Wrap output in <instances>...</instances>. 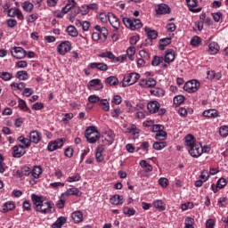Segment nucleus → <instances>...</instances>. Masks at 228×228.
Instances as JSON below:
<instances>
[{"mask_svg":"<svg viewBox=\"0 0 228 228\" xmlns=\"http://www.w3.org/2000/svg\"><path fill=\"white\" fill-rule=\"evenodd\" d=\"M38 19V13H32L30 15H28V22H35V20H37Z\"/></svg>","mask_w":228,"mask_h":228,"instance_id":"59","label":"nucleus"},{"mask_svg":"<svg viewBox=\"0 0 228 228\" xmlns=\"http://www.w3.org/2000/svg\"><path fill=\"white\" fill-rule=\"evenodd\" d=\"M12 56L16 58L17 60H22V58H26L27 52L22 47H13L11 50Z\"/></svg>","mask_w":228,"mask_h":228,"instance_id":"6","label":"nucleus"},{"mask_svg":"<svg viewBox=\"0 0 228 228\" xmlns=\"http://www.w3.org/2000/svg\"><path fill=\"white\" fill-rule=\"evenodd\" d=\"M95 133H99L98 131H96L95 126H89L85 133V136L86 138L92 135V134H95Z\"/></svg>","mask_w":228,"mask_h":228,"instance_id":"45","label":"nucleus"},{"mask_svg":"<svg viewBox=\"0 0 228 228\" xmlns=\"http://www.w3.org/2000/svg\"><path fill=\"white\" fill-rule=\"evenodd\" d=\"M30 142L33 143H40V141L42 140V135L38 131H32L29 134Z\"/></svg>","mask_w":228,"mask_h":228,"instance_id":"19","label":"nucleus"},{"mask_svg":"<svg viewBox=\"0 0 228 228\" xmlns=\"http://www.w3.org/2000/svg\"><path fill=\"white\" fill-rule=\"evenodd\" d=\"M67 33L68 35H69V37H77L78 33H77V28H76V27L70 25L67 28Z\"/></svg>","mask_w":228,"mask_h":228,"instance_id":"35","label":"nucleus"},{"mask_svg":"<svg viewBox=\"0 0 228 228\" xmlns=\"http://www.w3.org/2000/svg\"><path fill=\"white\" fill-rule=\"evenodd\" d=\"M13 77V75L10 72H0V79H3V81H10Z\"/></svg>","mask_w":228,"mask_h":228,"instance_id":"39","label":"nucleus"},{"mask_svg":"<svg viewBox=\"0 0 228 228\" xmlns=\"http://www.w3.org/2000/svg\"><path fill=\"white\" fill-rule=\"evenodd\" d=\"M161 129H165V126H163V125H153L151 131L152 133H159Z\"/></svg>","mask_w":228,"mask_h":228,"instance_id":"57","label":"nucleus"},{"mask_svg":"<svg viewBox=\"0 0 228 228\" xmlns=\"http://www.w3.org/2000/svg\"><path fill=\"white\" fill-rule=\"evenodd\" d=\"M98 58H108L109 60H110L111 58H113V53L104 52V53H99Z\"/></svg>","mask_w":228,"mask_h":228,"instance_id":"53","label":"nucleus"},{"mask_svg":"<svg viewBox=\"0 0 228 228\" xmlns=\"http://www.w3.org/2000/svg\"><path fill=\"white\" fill-rule=\"evenodd\" d=\"M42 174V167L40 166L34 167L33 170H31L30 175L34 179H38L40 177V175Z\"/></svg>","mask_w":228,"mask_h":228,"instance_id":"29","label":"nucleus"},{"mask_svg":"<svg viewBox=\"0 0 228 228\" xmlns=\"http://www.w3.org/2000/svg\"><path fill=\"white\" fill-rule=\"evenodd\" d=\"M156 79L154 78H148L146 80H142L140 82V86H143L144 88H152L156 85Z\"/></svg>","mask_w":228,"mask_h":228,"instance_id":"18","label":"nucleus"},{"mask_svg":"<svg viewBox=\"0 0 228 228\" xmlns=\"http://www.w3.org/2000/svg\"><path fill=\"white\" fill-rule=\"evenodd\" d=\"M101 98L95 94L90 95L88 97V102L91 104H97V102H100Z\"/></svg>","mask_w":228,"mask_h":228,"instance_id":"46","label":"nucleus"},{"mask_svg":"<svg viewBox=\"0 0 228 228\" xmlns=\"http://www.w3.org/2000/svg\"><path fill=\"white\" fill-rule=\"evenodd\" d=\"M163 61H165L163 57L155 56L151 61V65H153V67H158V65H161Z\"/></svg>","mask_w":228,"mask_h":228,"instance_id":"38","label":"nucleus"},{"mask_svg":"<svg viewBox=\"0 0 228 228\" xmlns=\"http://www.w3.org/2000/svg\"><path fill=\"white\" fill-rule=\"evenodd\" d=\"M17 175H19V177L20 178L24 176L31 175V168H29V167L25 166L21 167V170L17 171Z\"/></svg>","mask_w":228,"mask_h":228,"instance_id":"23","label":"nucleus"},{"mask_svg":"<svg viewBox=\"0 0 228 228\" xmlns=\"http://www.w3.org/2000/svg\"><path fill=\"white\" fill-rule=\"evenodd\" d=\"M67 224V218L65 216H60L56 222L52 225L53 228H61Z\"/></svg>","mask_w":228,"mask_h":228,"instance_id":"27","label":"nucleus"},{"mask_svg":"<svg viewBox=\"0 0 228 228\" xmlns=\"http://www.w3.org/2000/svg\"><path fill=\"white\" fill-rule=\"evenodd\" d=\"M89 86L94 88V90H102V88H104V85H102L99 78L92 79L89 82Z\"/></svg>","mask_w":228,"mask_h":228,"instance_id":"15","label":"nucleus"},{"mask_svg":"<svg viewBox=\"0 0 228 228\" xmlns=\"http://www.w3.org/2000/svg\"><path fill=\"white\" fill-rule=\"evenodd\" d=\"M212 17L215 22H220V19H222V12H213Z\"/></svg>","mask_w":228,"mask_h":228,"instance_id":"61","label":"nucleus"},{"mask_svg":"<svg viewBox=\"0 0 228 228\" xmlns=\"http://www.w3.org/2000/svg\"><path fill=\"white\" fill-rule=\"evenodd\" d=\"M151 94L152 95H155L156 97H163V95H165V91L161 88H156L154 90H151Z\"/></svg>","mask_w":228,"mask_h":228,"instance_id":"40","label":"nucleus"},{"mask_svg":"<svg viewBox=\"0 0 228 228\" xmlns=\"http://www.w3.org/2000/svg\"><path fill=\"white\" fill-rule=\"evenodd\" d=\"M15 209V203L13 201H7L4 204L2 213H8V211H13Z\"/></svg>","mask_w":228,"mask_h":228,"instance_id":"25","label":"nucleus"},{"mask_svg":"<svg viewBox=\"0 0 228 228\" xmlns=\"http://www.w3.org/2000/svg\"><path fill=\"white\" fill-rule=\"evenodd\" d=\"M12 151V158H22L26 154V148L22 144L13 146Z\"/></svg>","mask_w":228,"mask_h":228,"instance_id":"8","label":"nucleus"},{"mask_svg":"<svg viewBox=\"0 0 228 228\" xmlns=\"http://www.w3.org/2000/svg\"><path fill=\"white\" fill-rule=\"evenodd\" d=\"M217 187L222 190L224 188H225V186H227V181L225 180V178H220L218 181H217Z\"/></svg>","mask_w":228,"mask_h":228,"instance_id":"52","label":"nucleus"},{"mask_svg":"<svg viewBox=\"0 0 228 228\" xmlns=\"http://www.w3.org/2000/svg\"><path fill=\"white\" fill-rule=\"evenodd\" d=\"M201 42H202V39H200V37L195 36L191 40V45H192L193 47H197V45H199Z\"/></svg>","mask_w":228,"mask_h":228,"instance_id":"48","label":"nucleus"},{"mask_svg":"<svg viewBox=\"0 0 228 228\" xmlns=\"http://www.w3.org/2000/svg\"><path fill=\"white\" fill-rule=\"evenodd\" d=\"M72 118H74V114L66 113L64 115V118H62V122H64V124H67V122H69V120H72Z\"/></svg>","mask_w":228,"mask_h":228,"instance_id":"56","label":"nucleus"},{"mask_svg":"<svg viewBox=\"0 0 228 228\" xmlns=\"http://www.w3.org/2000/svg\"><path fill=\"white\" fill-rule=\"evenodd\" d=\"M19 9H13V8H11V9H8L7 11V15L8 17H15L17 15V11Z\"/></svg>","mask_w":228,"mask_h":228,"instance_id":"62","label":"nucleus"},{"mask_svg":"<svg viewBox=\"0 0 228 228\" xmlns=\"http://www.w3.org/2000/svg\"><path fill=\"white\" fill-rule=\"evenodd\" d=\"M202 115L207 118H216V117H218V110L215 109L206 110L203 111Z\"/></svg>","mask_w":228,"mask_h":228,"instance_id":"17","label":"nucleus"},{"mask_svg":"<svg viewBox=\"0 0 228 228\" xmlns=\"http://www.w3.org/2000/svg\"><path fill=\"white\" fill-rule=\"evenodd\" d=\"M206 228H215V220L209 219L206 223Z\"/></svg>","mask_w":228,"mask_h":228,"instance_id":"64","label":"nucleus"},{"mask_svg":"<svg viewBox=\"0 0 228 228\" xmlns=\"http://www.w3.org/2000/svg\"><path fill=\"white\" fill-rule=\"evenodd\" d=\"M110 202L114 206H118L120 204H124V198L120 195L116 194L110 198Z\"/></svg>","mask_w":228,"mask_h":228,"instance_id":"22","label":"nucleus"},{"mask_svg":"<svg viewBox=\"0 0 228 228\" xmlns=\"http://www.w3.org/2000/svg\"><path fill=\"white\" fill-rule=\"evenodd\" d=\"M67 181L68 183H77V181H81V175L77 173L73 176H69Z\"/></svg>","mask_w":228,"mask_h":228,"instance_id":"42","label":"nucleus"},{"mask_svg":"<svg viewBox=\"0 0 228 228\" xmlns=\"http://www.w3.org/2000/svg\"><path fill=\"white\" fill-rule=\"evenodd\" d=\"M19 108H20V110H22L23 111H29V113H31V110H29V108H28L26 101L24 100L19 101Z\"/></svg>","mask_w":228,"mask_h":228,"instance_id":"47","label":"nucleus"},{"mask_svg":"<svg viewBox=\"0 0 228 228\" xmlns=\"http://www.w3.org/2000/svg\"><path fill=\"white\" fill-rule=\"evenodd\" d=\"M174 104L175 106H180V104H183L184 102V96L183 95H177L173 100Z\"/></svg>","mask_w":228,"mask_h":228,"instance_id":"43","label":"nucleus"},{"mask_svg":"<svg viewBox=\"0 0 228 228\" xmlns=\"http://www.w3.org/2000/svg\"><path fill=\"white\" fill-rule=\"evenodd\" d=\"M138 79H140V74L138 73L128 74L123 79V82H122L123 87L131 86V85H134V83H136Z\"/></svg>","mask_w":228,"mask_h":228,"instance_id":"4","label":"nucleus"},{"mask_svg":"<svg viewBox=\"0 0 228 228\" xmlns=\"http://www.w3.org/2000/svg\"><path fill=\"white\" fill-rule=\"evenodd\" d=\"M88 69H97L98 70L106 72L108 70V64L104 62H91L88 64Z\"/></svg>","mask_w":228,"mask_h":228,"instance_id":"11","label":"nucleus"},{"mask_svg":"<svg viewBox=\"0 0 228 228\" xmlns=\"http://www.w3.org/2000/svg\"><path fill=\"white\" fill-rule=\"evenodd\" d=\"M103 152H104V146L99 145L95 151V159L97 163H102V161H104V156H102Z\"/></svg>","mask_w":228,"mask_h":228,"instance_id":"14","label":"nucleus"},{"mask_svg":"<svg viewBox=\"0 0 228 228\" xmlns=\"http://www.w3.org/2000/svg\"><path fill=\"white\" fill-rule=\"evenodd\" d=\"M111 102L113 104H116L117 106H118V104H120L122 102V97H120V95H115L113 97Z\"/></svg>","mask_w":228,"mask_h":228,"instance_id":"60","label":"nucleus"},{"mask_svg":"<svg viewBox=\"0 0 228 228\" xmlns=\"http://www.w3.org/2000/svg\"><path fill=\"white\" fill-rule=\"evenodd\" d=\"M16 77L17 79H20L21 81H26V79H28V71H24V70H21V71H18L16 73Z\"/></svg>","mask_w":228,"mask_h":228,"instance_id":"36","label":"nucleus"},{"mask_svg":"<svg viewBox=\"0 0 228 228\" xmlns=\"http://www.w3.org/2000/svg\"><path fill=\"white\" fill-rule=\"evenodd\" d=\"M159 184L162 186V188H167L168 186V179L162 177L159 180Z\"/></svg>","mask_w":228,"mask_h":228,"instance_id":"58","label":"nucleus"},{"mask_svg":"<svg viewBox=\"0 0 228 228\" xmlns=\"http://www.w3.org/2000/svg\"><path fill=\"white\" fill-rule=\"evenodd\" d=\"M123 23L126 28H129L132 31H134V29H140V28L143 27L142 20L138 19L123 18Z\"/></svg>","mask_w":228,"mask_h":228,"instance_id":"3","label":"nucleus"},{"mask_svg":"<svg viewBox=\"0 0 228 228\" xmlns=\"http://www.w3.org/2000/svg\"><path fill=\"white\" fill-rule=\"evenodd\" d=\"M99 19H100L101 22L106 23V22H108V20H110V13L106 14L104 12H101L99 14Z\"/></svg>","mask_w":228,"mask_h":228,"instance_id":"51","label":"nucleus"},{"mask_svg":"<svg viewBox=\"0 0 228 228\" xmlns=\"http://www.w3.org/2000/svg\"><path fill=\"white\" fill-rule=\"evenodd\" d=\"M208 51L210 54H217L218 51H220V45L216 42H211L208 45Z\"/></svg>","mask_w":228,"mask_h":228,"instance_id":"24","label":"nucleus"},{"mask_svg":"<svg viewBox=\"0 0 228 228\" xmlns=\"http://www.w3.org/2000/svg\"><path fill=\"white\" fill-rule=\"evenodd\" d=\"M70 47H71L70 42L64 41L58 45L57 53H59V54H61L63 56L67 54L69 51H70Z\"/></svg>","mask_w":228,"mask_h":228,"instance_id":"7","label":"nucleus"},{"mask_svg":"<svg viewBox=\"0 0 228 228\" xmlns=\"http://www.w3.org/2000/svg\"><path fill=\"white\" fill-rule=\"evenodd\" d=\"M8 28H15L17 26V20L13 19L7 20Z\"/></svg>","mask_w":228,"mask_h":228,"instance_id":"63","label":"nucleus"},{"mask_svg":"<svg viewBox=\"0 0 228 228\" xmlns=\"http://www.w3.org/2000/svg\"><path fill=\"white\" fill-rule=\"evenodd\" d=\"M156 140H166L167 139V132L163 129L159 131L155 135Z\"/></svg>","mask_w":228,"mask_h":228,"instance_id":"44","label":"nucleus"},{"mask_svg":"<svg viewBox=\"0 0 228 228\" xmlns=\"http://www.w3.org/2000/svg\"><path fill=\"white\" fill-rule=\"evenodd\" d=\"M23 10H25V12H32L33 11V8H34V5L33 4H31L30 2H24L23 3Z\"/></svg>","mask_w":228,"mask_h":228,"instance_id":"50","label":"nucleus"},{"mask_svg":"<svg viewBox=\"0 0 228 228\" xmlns=\"http://www.w3.org/2000/svg\"><path fill=\"white\" fill-rule=\"evenodd\" d=\"M71 218L75 224H79V222H83V213L81 211H75L72 213Z\"/></svg>","mask_w":228,"mask_h":228,"instance_id":"28","label":"nucleus"},{"mask_svg":"<svg viewBox=\"0 0 228 228\" xmlns=\"http://www.w3.org/2000/svg\"><path fill=\"white\" fill-rule=\"evenodd\" d=\"M109 22L115 31H118V29H120V20H118L115 14L109 12Z\"/></svg>","mask_w":228,"mask_h":228,"instance_id":"9","label":"nucleus"},{"mask_svg":"<svg viewBox=\"0 0 228 228\" xmlns=\"http://www.w3.org/2000/svg\"><path fill=\"white\" fill-rule=\"evenodd\" d=\"M185 145L187 147L189 154L192 158H200L204 153L202 144L195 140V137L191 134L185 136Z\"/></svg>","mask_w":228,"mask_h":228,"instance_id":"1","label":"nucleus"},{"mask_svg":"<svg viewBox=\"0 0 228 228\" xmlns=\"http://www.w3.org/2000/svg\"><path fill=\"white\" fill-rule=\"evenodd\" d=\"M32 202L35 206L36 211L42 213L43 215H47V213H53L54 204L51 201H44L42 197L37 196V194L31 195Z\"/></svg>","mask_w":228,"mask_h":228,"instance_id":"2","label":"nucleus"},{"mask_svg":"<svg viewBox=\"0 0 228 228\" xmlns=\"http://www.w3.org/2000/svg\"><path fill=\"white\" fill-rule=\"evenodd\" d=\"M66 197H70V195H75V197H81L83 195V192L79 191V189L73 187L69 188L65 192Z\"/></svg>","mask_w":228,"mask_h":228,"instance_id":"21","label":"nucleus"},{"mask_svg":"<svg viewBox=\"0 0 228 228\" xmlns=\"http://www.w3.org/2000/svg\"><path fill=\"white\" fill-rule=\"evenodd\" d=\"M153 206L156 209H159V211H165V209H167L165 203L161 200L154 201Z\"/></svg>","mask_w":228,"mask_h":228,"instance_id":"31","label":"nucleus"},{"mask_svg":"<svg viewBox=\"0 0 228 228\" xmlns=\"http://www.w3.org/2000/svg\"><path fill=\"white\" fill-rule=\"evenodd\" d=\"M120 115H122V110L120 109H114L111 110V117H113V118H118Z\"/></svg>","mask_w":228,"mask_h":228,"instance_id":"55","label":"nucleus"},{"mask_svg":"<svg viewBox=\"0 0 228 228\" xmlns=\"http://www.w3.org/2000/svg\"><path fill=\"white\" fill-rule=\"evenodd\" d=\"M99 106H101L103 111H110V102L107 99H102L99 102Z\"/></svg>","mask_w":228,"mask_h":228,"instance_id":"33","label":"nucleus"},{"mask_svg":"<svg viewBox=\"0 0 228 228\" xmlns=\"http://www.w3.org/2000/svg\"><path fill=\"white\" fill-rule=\"evenodd\" d=\"M172 44V38L165 37L159 40V49L160 51H165L167 45H170Z\"/></svg>","mask_w":228,"mask_h":228,"instance_id":"26","label":"nucleus"},{"mask_svg":"<svg viewBox=\"0 0 228 228\" xmlns=\"http://www.w3.org/2000/svg\"><path fill=\"white\" fill-rule=\"evenodd\" d=\"M60 147H63V139H57L53 142H49L47 149L50 152H53L56 149H60Z\"/></svg>","mask_w":228,"mask_h":228,"instance_id":"10","label":"nucleus"},{"mask_svg":"<svg viewBox=\"0 0 228 228\" xmlns=\"http://www.w3.org/2000/svg\"><path fill=\"white\" fill-rule=\"evenodd\" d=\"M156 13L158 15H165L167 13H170V7L165 4H160L156 8Z\"/></svg>","mask_w":228,"mask_h":228,"instance_id":"13","label":"nucleus"},{"mask_svg":"<svg viewBox=\"0 0 228 228\" xmlns=\"http://www.w3.org/2000/svg\"><path fill=\"white\" fill-rule=\"evenodd\" d=\"M105 83H107V85H110V86H117V85H118V78L110 76L106 78Z\"/></svg>","mask_w":228,"mask_h":228,"instance_id":"32","label":"nucleus"},{"mask_svg":"<svg viewBox=\"0 0 228 228\" xmlns=\"http://www.w3.org/2000/svg\"><path fill=\"white\" fill-rule=\"evenodd\" d=\"M165 147H167V142H156L153 143V149H155V151H162Z\"/></svg>","mask_w":228,"mask_h":228,"instance_id":"37","label":"nucleus"},{"mask_svg":"<svg viewBox=\"0 0 228 228\" xmlns=\"http://www.w3.org/2000/svg\"><path fill=\"white\" fill-rule=\"evenodd\" d=\"M86 138L89 143H95L97 140L101 138V134H99V132H96L95 134L88 135Z\"/></svg>","mask_w":228,"mask_h":228,"instance_id":"30","label":"nucleus"},{"mask_svg":"<svg viewBox=\"0 0 228 228\" xmlns=\"http://www.w3.org/2000/svg\"><path fill=\"white\" fill-rule=\"evenodd\" d=\"M193 222H195L193 218L187 217L185 219V228H193Z\"/></svg>","mask_w":228,"mask_h":228,"instance_id":"54","label":"nucleus"},{"mask_svg":"<svg viewBox=\"0 0 228 228\" xmlns=\"http://www.w3.org/2000/svg\"><path fill=\"white\" fill-rule=\"evenodd\" d=\"M200 87V83L193 79V80L188 81L183 86V90H185V92H188L189 94H194V92H197Z\"/></svg>","mask_w":228,"mask_h":228,"instance_id":"5","label":"nucleus"},{"mask_svg":"<svg viewBox=\"0 0 228 228\" xmlns=\"http://www.w3.org/2000/svg\"><path fill=\"white\" fill-rule=\"evenodd\" d=\"M135 53H136V48H134V46H130L126 50V54L131 61H134Z\"/></svg>","mask_w":228,"mask_h":228,"instance_id":"34","label":"nucleus"},{"mask_svg":"<svg viewBox=\"0 0 228 228\" xmlns=\"http://www.w3.org/2000/svg\"><path fill=\"white\" fill-rule=\"evenodd\" d=\"M144 31L149 38V40H156L158 38V31L157 30H152L151 28L145 27Z\"/></svg>","mask_w":228,"mask_h":228,"instance_id":"20","label":"nucleus"},{"mask_svg":"<svg viewBox=\"0 0 228 228\" xmlns=\"http://www.w3.org/2000/svg\"><path fill=\"white\" fill-rule=\"evenodd\" d=\"M175 60V52L174 50H167L166 52L164 61L166 63H172Z\"/></svg>","mask_w":228,"mask_h":228,"instance_id":"16","label":"nucleus"},{"mask_svg":"<svg viewBox=\"0 0 228 228\" xmlns=\"http://www.w3.org/2000/svg\"><path fill=\"white\" fill-rule=\"evenodd\" d=\"M219 134L224 137L227 138L228 136V126H223L219 128Z\"/></svg>","mask_w":228,"mask_h":228,"instance_id":"49","label":"nucleus"},{"mask_svg":"<svg viewBox=\"0 0 228 228\" xmlns=\"http://www.w3.org/2000/svg\"><path fill=\"white\" fill-rule=\"evenodd\" d=\"M123 213H124V215H128V216H133L136 215V210H134V208H131L129 207H125L123 208Z\"/></svg>","mask_w":228,"mask_h":228,"instance_id":"41","label":"nucleus"},{"mask_svg":"<svg viewBox=\"0 0 228 228\" xmlns=\"http://www.w3.org/2000/svg\"><path fill=\"white\" fill-rule=\"evenodd\" d=\"M159 108H161V104L158 101H152L147 104V110L150 113H157L159 111Z\"/></svg>","mask_w":228,"mask_h":228,"instance_id":"12","label":"nucleus"}]
</instances>
